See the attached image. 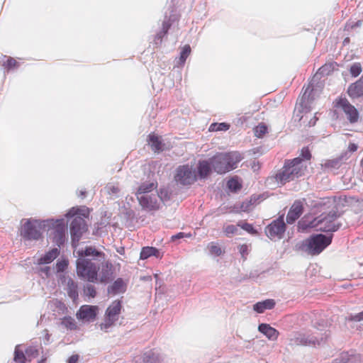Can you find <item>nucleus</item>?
Masks as SVG:
<instances>
[{
	"mask_svg": "<svg viewBox=\"0 0 363 363\" xmlns=\"http://www.w3.org/2000/svg\"><path fill=\"white\" fill-rule=\"evenodd\" d=\"M333 238V234H313L307 239L296 242L294 250L312 256L318 255L331 244Z\"/></svg>",
	"mask_w": 363,
	"mask_h": 363,
	"instance_id": "1",
	"label": "nucleus"
},
{
	"mask_svg": "<svg viewBox=\"0 0 363 363\" xmlns=\"http://www.w3.org/2000/svg\"><path fill=\"white\" fill-rule=\"evenodd\" d=\"M306 171V162L303 161L301 157L286 160L283 168L276 174V179L284 184L304 176Z\"/></svg>",
	"mask_w": 363,
	"mask_h": 363,
	"instance_id": "2",
	"label": "nucleus"
},
{
	"mask_svg": "<svg viewBox=\"0 0 363 363\" xmlns=\"http://www.w3.org/2000/svg\"><path fill=\"white\" fill-rule=\"evenodd\" d=\"M210 159L213 171L218 174H223L237 168L243 157L238 152H218Z\"/></svg>",
	"mask_w": 363,
	"mask_h": 363,
	"instance_id": "3",
	"label": "nucleus"
},
{
	"mask_svg": "<svg viewBox=\"0 0 363 363\" xmlns=\"http://www.w3.org/2000/svg\"><path fill=\"white\" fill-rule=\"evenodd\" d=\"M340 216L341 213L337 211H332L326 215L321 214L309 224L303 225V222L300 221L298 227L302 230H306L308 228L318 226L320 230L323 232H335L342 226V223H335L336 219Z\"/></svg>",
	"mask_w": 363,
	"mask_h": 363,
	"instance_id": "4",
	"label": "nucleus"
},
{
	"mask_svg": "<svg viewBox=\"0 0 363 363\" xmlns=\"http://www.w3.org/2000/svg\"><path fill=\"white\" fill-rule=\"evenodd\" d=\"M45 220L33 218L27 219L23 224L20 235L24 241H37L43 238V231L46 227Z\"/></svg>",
	"mask_w": 363,
	"mask_h": 363,
	"instance_id": "5",
	"label": "nucleus"
},
{
	"mask_svg": "<svg viewBox=\"0 0 363 363\" xmlns=\"http://www.w3.org/2000/svg\"><path fill=\"white\" fill-rule=\"evenodd\" d=\"M77 276L82 279H86L89 282H96L98 272L100 269L99 264L93 262L88 258H78L76 262Z\"/></svg>",
	"mask_w": 363,
	"mask_h": 363,
	"instance_id": "6",
	"label": "nucleus"
},
{
	"mask_svg": "<svg viewBox=\"0 0 363 363\" xmlns=\"http://www.w3.org/2000/svg\"><path fill=\"white\" fill-rule=\"evenodd\" d=\"M174 180L178 184L190 186L197 181V176L189 164L180 165L177 168Z\"/></svg>",
	"mask_w": 363,
	"mask_h": 363,
	"instance_id": "7",
	"label": "nucleus"
},
{
	"mask_svg": "<svg viewBox=\"0 0 363 363\" xmlns=\"http://www.w3.org/2000/svg\"><path fill=\"white\" fill-rule=\"evenodd\" d=\"M286 225L284 220V214L279 216L265 228L266 235L270 239L277 238L281 240L284 238Z\"/></svg>",
	"mask_w": 363,
	"mask_h": 363,
	"instance_id": "8",
	"label": "nucleus"
},
{
	"mask_svg": "<svg viewBox=\"0 0 363 363\" xmlns=\"http://www.w3.org/2000/svg\"><path fill=\"white\" fill-rule=\"evenodd\" d=\"M86 230L85 220L81 216H75L70 223V235L72 245L77 243Z\"/></svg>",
	"mask_w": 363,
	"mask_h": 363,
	"instance_id": "9",
	"label": "nucleus"
},
{
	"mask_svg": "<svg viewBox=\"0 0 363 363\" xmlns=\"http://www.w3.org/2000/svg\"><path fill=\"white\" fill-rule=\"evenodd\" d=\"M313 327L315 330L310 332L311 336L315 337L317 338V342H314L313 346L320 345L326 342L329 337L330 336V331L327 329L328 325L324 320H321L313 323Z\"/></svg>",
	"mask_w": 363,
	"mask_h": 363,
	"instance_id": "10",
	"label": "nucleus"
},
{
	"mask_svg": "<svg viewBox=\"0 0 363 363\" xmlns=\"http://www.w3.org/2000/svg\"><path fill=\"white\" fill-rule=\"evenodd\" d=\"M121 309L122 301L121 300H115L111 303L105 313L106 322L105 328L110 327L118 320V315L121 313Z\"/></svg>",
	"mask_w": 363,
	"mask_h": 363,
	"instance_id": "11",
	"label": "nucleus"
},
{
	"mask_svg": "<svg viewBox=\"0 0 363 363\" xmlns=\"http://www.w3.org/2000/svg\"><path fill=\"white\" fill-rule=\"evenodd\" d=\"M336 106L342 109L351 123H356L358 121L359 112L357 109L352 105L347 99H340L337 102Z\"/></svg>",
	"mask_w": 363,
	"mask_h": 363,
	"instance_id": "12",
	"label": "nucleus"
},
{
	"mask_svg": "<svg viewBox=\"0 0 363 363\" xmlns=\"http://www.w3.org/2000/svg\"><path fill=\"white\" fill-rule=\"evenodd\" d=\"M137 199L143 210L152 211L160 209V203L155 195H138Z\"/></svg>",
	"mask_w": 363,
	"mask_h": 363,
	"instance_id": "13",
	"label": "nucleus"
},
{
	"mask_svg": "<svg viewBox=\"0 0 363 363\" xmlns=\"http://www.w3.org/2000/svg\"><path fill=\"white\" fill-rule=\"evenodd\" d=\"M317 338L311 336L310 332L296 333L290 339V344L301 346L313 345L314 342H317Z\"/></svg>",
	"mask_w": 363,
	"mask_h": 363,
	"instance_id": "14",
	"label": "nucleus"
},
{
	"mask_svg": "<svg viewBox=\"0 0 363 363\" xmlns=\"http://www.w3.org/2000/svg\"><path fill=\"white\" fill-rule=\"evenodd\" d=\"M98 310L96 306L84 305L80 307L77 315L80 320L93 321L97 315Z\"/></svg>",
	"mask_w": 363,
	"mask_h": 363,
	"instance_id": "15",
	"label": "nucleus"
},
{
	"mask_svg": "<svg viewBox=\"0 0 363 363\" xmlns=\"http://www.w3.org/2000/svg\"><path fill=\"white\" fill-rule=\"evenodd\" d=\"M303 212V205L302 201L296 200L286 215V223L293 224L302 215Z\"/></svg>",
	"mask_w": 363,
	"mask_h": 363,
	"instance_id": "16",
	"label": "nucleus"
},
{
	"mask_svg": "<svg viewBox=\"0 0 363 363\" xmlns=\"http://www.w3.org/2000/svg\"><path fill=\"white\" fill-rule=\"evenodd\" d=\"M197 179H206L213 171L211 159L199 160L196 166Z\"/></svg>",
	"mask_w": 363,
	"mask_h": 363,
	"instance_id": "17",
	"label": "nucleus"
},
{
	"mask_svg": "<svg viewBox=\"0 0 363 363\" xmlns=\"http://www.w3.org/2000/svg\"><path fill=\"white\" fill-rule=\"evenodd\" d=\"M113 274L114 268L112 263L109 261L102 262L99 281L103 284H106L112 281L114 278Z\"/></svg>",
	"mask_w": 363,
	"mask_h": 363,
	"instance_id": "18",
	"label": "nucleus"
},
{
	"mask_svg": "<svg viewBox=\"0 0 363 363\" xmlns=\"http://www.w3.org/2000/svg\"><path fill=\"white\" fill-rule=\"evenodd\" d=\"M335 361L337 363H362L363 356L354 351L344 352Z\"/></svg>",
	"mask_w": 363,
	"mask_h": 363,
	"instance_id": "19",
	"label": "nucleus"
},
{
	"mask_svg": "<svg viewBox=\"0 0 363 363\" xmlns=\"http://www.w3.org/2000/svg\"><path fill=\"white\" fill-rule=\"evenodd\" d=\"M162 363L163 359L161 354L155 350H150L143 354V355L135 360L138 363Z\"/></svg>",
	"mask_w": 363,
	"mask_h": 363,
	"instance_id": "20",
	"label": "nucleus"
},
{
	"mask_svg": "<svg viewBox=\"0 0 363 363\" xmlns=\"http://www.w3.org/2000/svg\"><path fill=\"white\" fill-rule=\"evenodd\" d=\"M349 158V153L347 152H343L340 156L333 158L332 160H328L323 164L325 169H338L342 164Z\"/></svg>",
	"mask_w": 363,
	"mask_h": 363,
	"instance_id": "21",
	"label": "nucleus"
},
{
	"mask_svg": "<svg viewBox=\"0 0 363 363\" xmlns=\"http://www.w3.org/2000/svg\"><path fill=\"white\" fill-rule=\"evenodd\" d=\"M325 67H322L319 69L317 74L313 77V79L310 83L308 84V86L304 91V93L303 94L300 105L301 106H303V104L305 103V100L307 101H313L314 96H313V91H314V86H313V82L315 81V79L318 77V74H322L325 72Z\"/></svg>",
	"mask_w": 363,
	"mask_h": 363,
	"instance_id": "22",
	"label": "nucleus"
},
{
	"mask_svg": "<svg viewBox=\"0 0 363 363\" xmlns=\"http://www.w3.org/2000/svg\"><path fill=\"white\" fill-rule=\"evenodd\" d=\"M167 16H165V18L162 23V29L155 35L152 41V44L155 48H158L161 45L163 38L167 35L170 27L172 26L170 19L167 20Z\"/></svg>",
	"mask_w": 363,
	"mask_h": 363,
	"instance_id": "23",
	"label": "nucleus"
},
{
	"mask_svg": "<svg viewBox=\"0 0 363 363\" xmlns=\"http://www.w3.org/2000/svg\"><path fill=\"white\" fill-rule=\"evenodd\" d=\"M167 16H165V18L162 23V29L155 35L152 41V44L155 48H158L161 45L163 38L167 35L170 27L172 26L170 19L167 20Z\"/></svg>",
	"mask_w": 363,
	"mask_h": 363,
	"instance_id": "24",
	"label": "nucleus"
},
{
	"mask_svg": "<svg viewBox=\"0 0 363 363\" xmlns=\"http://www.w3.org/2000/svg\"><path fill=\"white\" fill-rule=\"evenodd\" d=\"M167 16H165V18L162 23V29L155 35L152 41V44L155 48H158L161 45L163 38L167 35L170 27L172 26L170 19L167 20Z\"/></svg>",
	"mask_w": 363,
	"mask_h": 363,
	"instance_id": "25",
	"label": "nucleus"
},
{
	"mask_svg": "<svg viewBox=\"0 0 363 363\" xmlns=\"http://www.w3.org/2000/svg\"><path fill=\"white\" fill-rule=\"evenodd\" d=\"M347 94L353 99L363 96V75L357 81L349 86Z\"/></svg>",
	"mask_w": 363,
	"mask_h": 363,
	"instance_id": "26",
	"label": "nucleus"
},
{
	"mask_svg": "<svg viewBox=\"0 0 363 363\" xmlns=\"http://www.w3.org/2000/svg\"><path fill=\"white\" fill-rule=\"evenodd\" d=\"M79 258H86V257H99V261L104 260L105 254L96 249L95 247L86 246L85 249L78 251Z\"/></svg>",
	"mask_w": 363,
	"mask_h": 363,
	"instance_id": "27",
	"label": "nucleus"
},
{
	"mask_svg": "<svg viewBox=\"0 0 363 363\" xmlns=\"http://www.w3.org/2000/svg\"><path fill=\"white\" fill-rule=\"evenodd\" d=\"M258 330L270 340H276L279 334L277 330L267 323H260L258 325Z\"/></svg>",
	"mask_w": 363,
	"mask_h": 363,
	"instance_id": "28",
	"label": "nucleus"
},
{
	"mask_svg": "<svg viewBox=\"0 0 363 363\" xmlns=\"http://www.w3.org/2000/svg\"><path fill=\"white\" fill-rule=\"evenodd\" d=\"M127 284L125 283L122 278H118L114 281L112 285L108 286L107 291L108 294L113 295L118 294H123L126 291Z\"/></svg>",
	"mask_w": 363,
	"mask_h": 363,
	"instance_id": "29",
	"label": "nucleus"
},
{
	"mask_svg": "<svg viewBox=\"0 0 363 363\" xmlns=\"http://www.w3.org/2000/svg\"><path fill=\"white\" fill-rule=\"evenodd\" d=\"M276 302L274 299H266L254 304L253 309L258 313H262L266 310H271L274 308Z\"/></svg>",
	"mask_w": 363,
	"mask_h": 363,
	"instance_id": "30",
	"label": "nucleus"
},
{
	"mask_svg": "<svg viewBox=\"0 0 363 363\" xmlns=\"http://www.w3.org/2000/svg\"><path fill=\"white\" fill-rule=\"evenodd\" d=\"M60 255V250L57 248H53L38 259V264H47L51 263Z\"/></svg>",
	"mask_w": 363,
	"mask_h": 363,
	"instance_id": "31",
	"label": "nucleus"
},
{
	"mask_svg": "<svg viewBox=\"0 0 363 363\" xmlns=\"http://www.w3.org/2000/svg\"><path fill=\"white\" fill-rule=\"evenodd\" d=\"M66 291L68 296L73 301H75L78 299V284L72 278H69L67 280Z\"/></svg>",
	"mask_w": 363,
	"mask_h": 363,
	"instance_id": "32",
	"label": "nucleus"
},
{
	"mask_svg": "<svg viewBox=\"0 0 363 363\" xmlns=\"http://www.w3.org/2000/svg\"><path fill=\"white\" fill-rule=\"evenodd\" d=\"M148 143L154 152H161L164 150V144L160 140V137L151 133L148 135Z\"/></svg>",
	"mask_w": 363,
	"mask_h": 363,
	"instance_id": "33",
	"label": "nucleus"
},
{
	"mask_svg": "<svg viewBox=\"0 0 363 363\" xmlns=\"http://www.w3.org/2000/svg\"><path fill=\"white\" fill-rule=\"evenodd\" d=\"M151 256H154L157 258H161L162 257L159 250L156 247L149 246L143 247L140 252V258L141 259H146Z\"/></svg>",
	"mask_w": 363,
	"mask_h": 363,
	"instance_id": "34",
	"label": "nucleus"
},
{
	"mask_svg": "<svg viewBox=\"0 0 363 363\" xmlns=\"http://www.w3.org/2000/svg\"><path fill=\"white\" fill-rule=\"evenodd\" d=\"M155 184L152 182H145L140 185L136 192V197L138 195H148L147 193L152 191Z\"/></svg>",
	"mask_w": 363,
	"mask_h": 363,
	"instance_id": "35",
	"label": "nucleus"
},
{
	"mask_svg": "<svg viewBox=\"0 0 363 363\" xmlns=\"http://www.w3.org/2000/svg\"><path fill=\"white\" fill-rule=\"evenodd\" d=\"M47 223H50L53 228V233H65L66 226L63 219H58L55 221L53 220H46Z\"/></svg>",
	"mask_w": 363,
	"mask_h": 363,
	"instance_id": "36",
	"label": "nucleus"
},
{
	"mask_svg": "<svg viewBox=\"0 0 363 363\" xmlns=\"http://www.w3.org/2000/svg\"><path fill=\"white\" fill-rule=\"evenodd\" d=\"M227 187L231 192L236 193L241 189L242 184L238 177H232L228 181Z\"/></svg>",
	"mask_w": 363,
	"mask_h": 363,
	"instance_id": "37",
	"label": "nucleus"
},
{
	"mask_svg": "<svg viewBox=\"0 0 363 363\" xmlns=\"http://www.w3.org/2000/svg\"><path fill=\"white\" fill-rule=\"evenodd\" d=\"M252 206L253 205L252 204V201L249 200H245L242 201L241 203H240L238 206L235 205L233 211L236 213H238L240 211L249 212L250 211H251Z\"/></svg>",
	"mask_w": 363,
	"mask_h": 363,
	"instance_id": "38",
	"label": "nucleus"
},
{
	"mask_svg": "<svg viewBox=\"0 0 363 363\" xmlns=\"http://www.w3.org/2000/svg\"><path fill=\"white\" fill-rule=\"evenodd\" d=\"M20 345H17L14 351L13 360L17 363H26V354L25 351L20 349Z\"/></svg>",
	"mask_w": 363,
	"mask_h": 363,
	"instance_id": "39",
	"label": "nucleus"
},
{
	"mask_svg": "<svg viewBox=\"0 0 363 363\" xmlns=\"http://www.w3.org/2000/svg\"><path fill=\"white\" fill-rule=\"evenodd\" d=\"M237 225L238 227H240L242 230H245L250 235H257L258 234L257 230H256L250 223H248L242 220H240L238 222Z\"/></svg>",
	"mask_w": 363,
	"mask_h": 363,
	"instance_id": "40",
	"label": "nucleus"
},
{
	"mask_svg": "<svg viewBox=\"0 0 363 363\" xmlns=\"http://www.w3.org/2000/svg\"><path fill=\"white\" fill-rule=\"evenodd\" d=\"M62 325L71 330L77 328L76 322L71 316H65L62 320Z\"/></svg>",
	"mask_w": 363,
	"mask_h": 363,
	"instance_id": "41",
	"label": "nucleus"
},
{
	"mask_svg": "<svg viewBox=\"0 0 363 363\" xmlns=\"http://www.w3.org/2000/svg\"><path fill=\"white\" fill-rule=\"evenodd\" d=\"M53 242L59 247L62 246L66 240L65 233H53Z\"/></svg>",
	"mask_w": 363,
	"mask_h": 363,
	"instance_id": "42",
	"label": "nucleus"
},
{
	"mask_svg": "<svg viewBox=\"0 0 363 363\" xmlns=\"http://www.w3.org/2000/svg\"><path fill=\"white\" fill-rule=\"evenodd\" d=\"M230 128V125L226 123H213L209 127L210 131H225Z\"/></svg>",
	"mask_w": 363,
	"mask_h": 363,
	"instance_id": "43",
	"label": "nucleus"
},
{
	"mask_svg": "<svg viewBox=\"0 0 363 363\" xmlns=\"http://www.w3.org/2000/svg\"><path fill=\"white\" fill-rule=\"evenodd\" d=\"M158 196L163 202H167L171 199L172 192L167 188H160L158 191Z\"/></svg>",
	"mask_w": 363,
	"mask_h": 363,
	"instance_id": "44",
	"label": "nucleus"
},
{
	"mask_svg": "<svg viewBox=\"0 0 363 363\" xmlns=\"http://www.w3.org/2000/svg\"><path fill=\"white\" fill-rule=\"evenodd\" d=\"M190 53H191V47L189 45H186L183 48L182 50L180 52V57H179V65H183L185 63V62H186L188 56L190 55Z\"/></svg>",
	"mask_w": 363,
	"mask_h": 363,
	"instance_id": "45",
	"label": "nucleus"
},
{
	"mask_svg": "<svg viewBox=\"0 0 363 363\" xmlns=\"http://www.w3.org/2000/svg\"><path fill=\"white\" fill-rule=\"evenodd\" d=\"M267 126L264 123H259L254 129L255 135L257 138H262L267 133Z\"/></svg>",
	"mask_w": 363,
	"mask_h": 363,
	"instance_id": "46",
	"label": "nucleus"
},
{
	"mask_svg": "<svg viewBox=\"0 0 363 363\" xmlns=\"http://www.w3.org/2000/svg\"><path fill=\"white\" fill-rule=\"evenodd\" d=\"M2 66L6 69L10 70L18 66V62L11 57H9L6 60L2 62Z\"/></svg>",
	"mask_w": 363,
	"mask_h": 363,
	"instance_id": "47",
	"label": "nucleus"
},
{
	"mask_svg": "<svg viewBox=\"0 0 363 363\" xmlns=\"http://www.w3.org/2000/svg\"><path fill=\"white\" fill-rule=\"evenodd\" d=\"M362 65L359 62L353 63L350 68V72L354 77H357L362 72Z\"/></svg>",
	"mask_w": 363,
	"mask_h": 363,
	"instance_id": "48",
	"label": "nucleus"
},
{
	"mask_svg": "<svg viewBox=\"0 0 363 363\" xmlns=\"http://www.w3.org/2000/svg\"><path fill=\"white\" fill-rule=\"evenodd\" d=\"M69 262L67 259L57 260L56 263L57 273L63 272L68 267Z\"/></svg>",
	"mask_w": 363,
	"mask_h": 363,
	"instance_id": "49",
	"label": "nucleus"
},
{
	"mask_svg": "<svg viewBox=\"0 0 363 363\" xmlns=\"http://www.w3.org/2000/svg\"><path fill=\"white\" fill-rule=\"evenodd\" d=\"M362 20H358L356 22L349 21L346 23L345 26V30L347 31H350V30H352L355 28L360 27L362 24Z\"/></svg>",
	"mask_w": 363,
	"mask_h": 363,
	"instance_id": "50",
	"label": "nucleus"
},
{
	"mask_svg": "<svg viewBox=\"0 0 363 363\" xmlns=\"http://www.w3.org/2000/svg\"><path fill=\"white\" fill-rule=\"evenodd\" d=\"M26 356L30 358H35L38 356V350L35 347L29 346L25 350Z\"/></svg>",
	"mask_w": 363,
	"mask_h": 363,
	"instance_id": "51",
	"label": "nucleus"
},
{
	"mask_svg": "<svg viewBox=\"0 0 363 363\" xmlns=\"http://www.w3.org/2000/svg\"><path fill=\"white\" fill-rule=\"evenodd\" d=\"M238 225H228L224 228V233L225 235L229 237L230 235L233 234H238Z\"/></svg>",
	"mask_w": 363,
	"mask_h": 363,
	"instance_id": "52",
	"label": "nucleus"
},
{
	"mask_svg": "<svg viewBox=\"0 0 363 363\" xmlns=\"http://www.w3.org/2000/svg\"><path fill=\"white\" fill-rule=\"evenodd\" d=\"M84 294L89 297L94 298L96 296L95 287L93 285L87 284L84 288Z\"/></svg>",
	"mask_w": 363,
	"mask_h": 363,
	"instance_id": "53",
	"label": "nucleus"
},
{
	"mask_svg": "<svg viewBox=\"0 0 363 363\" xmlns=\"http://www.w3.org/2000/svg\"><path fill=\"white\" fill-rule=\"evenodd\" d=\"M208 248L210 253L212 255L220 256L222 254L221 248L218 245L214 244L213 242L211 243Z\"/></svg>",
	"mask_w": 363,
	"mask_h": 363,
	"instance_id": "54",
	"label": "nucleus"
},
{
	"mask_svg": "<svg viewBox=\"0 0 363 363\" xmlns=\"http://www.w3.org/2000/svg\"><path fill=\"white\" fill-rule=\"evenodd\" d=\"M299 157H301L304 162H306V160H309L311 158V153L308 147L302 148Z\"/></svg>",
	"mask_w": 363,
	"mask_h": 363,
	"instance_id": "55",
	"label": "nucleus"
},
{
	"mask_svg": "<svg viewBox=\"0 0 363 363\" xmlns=\"http://www.w3.org/2000/svg\"><path fill=\"white\" fill-rule=\"evenodd\" d=\"M38 272L40 275H45V278H49L51 275V268L50 267H40L38 269Z\"/></svg>",
	"mask_w": 363,
	"mask_h": 363,
	"instance_id": "56",
	"label": "nucleus"
},
{
	"mask_svg": "<svg viewBox=\"0 0 363 363\" xmlns=\"http://www.w3.org/2000/svg\"><path fill=\"white\" fill-rule=\"evenodd\" d=\"M77 215H82V216H85V214L84 213H82L81 212V210L78 208H72L66 214V216L67 218H72V217H74L75 216Z\"/></svg>",
	"mask_w": 363,
	"mask_h": 363,
	"instance_id": "57",
	"label": "nucleus"
},
{
	"mask_svg": "<svg viewBox=\"0 0 363 363\" xmlns=\"http://www.w3.org/2000/svg\"><path fill=\"white\" fill-rule=\"evenodd\" d=\"M239 252L241 254L242 257L246 259V257L248 255V247L247 245H241L239 246Z\"/></svg>",
	"mask_w": 363,
	"mask_h": 363,
	"instance_id": "58",
	"label": "nucleus"
},
{
	"mask_svg": "<svg viewBox=\"0 0 363 363\" xmlns=\"http://www.w3.org/2000/svg\"><path fill=\"white\" fill-rule=\"evenodd\" d=\"M312 101H307V100H305V103L303 104V106H301L300 105V108H301V110L300 111L302 112V113H308L310 112L311 111V106H310V104Z\"/></svg>",
	"mask_w": 363,
	"mask_h": 363,
	"instance_id": "59",
	"label": "nucleus"
},
{
	"mask_svg": "<svg viewBox=\"0 0 363 363\" xmlns=\"http://www.w3.org/2000/svg\"><path fill=\"white\" fill-rule=\"evenodd\" d=\"M190 236H191L190 234L187 235V234H186V233H184L183 232H180V233H177L176 235H172V238H171V240L172 241H174V240H179V239H181V238H186V237H190Z\"/></svg>",
	"mask_w": 363,
	"mask_h": 363,
	"instance_id": "60",
	"label": "nucleus"
},
{
	"mask_svg": "<svg viewBox=\"0 0 363 363\" xmlns=\"http://www.w3.org/2000/svg\"><path fill=\"white\" fill-rule=\"evenodd\" d=\"M262 198V196L261 194L259 195H256V194H253L250 197V199L249 201H252V205H255L256 204L259 200H260Z\"/></svg>",
	"mask_w": 363,
	"mask_h": 363,
	"instance_id": "61",
	"label": "nucleus"
},
{
	"mask_svg": "<svg viewBox=\"0 0 363 363\" xmlns=\"http://www.w3.org/2000/svg\"><path fill=\"white\" fill-rule=\"evenodd\" d=\"M79 356L78 354H72L67 359V363H77Z\"/></svg>",
	"mask_w": 363,
	"mask_h": 363,
	"instance_id": "62",
	"label": "nucleus"
},
{
	"mask_svg": "<svg viewBox=\"0 0 363 363\" xmlns=\"http://www.w3.org/2000/svg\"><path fill=\"white\" fill-rule=\"evenodd\" d=\"M351 320L354 321L363 320V311L354 315H352Z\"/></svg>",
	"mask_w": 363,
	"mask_h": 363,
	"instance_id": "63",
	"label": "nucleus"
},
{
	"mask_svg": "<svg viewBox=\"0 0 363 363\" xmlns=\"http://www.w3.org/2000/svg\"><path fill=\"white\" fill-rule=\"evenodd\" d=\"M357 145L355 143H350L348 150L347 151L349 153V157L350 156L351 152H354L357 150Z\"/></svg>",
	"mask_w": 363,
	"mask_h": 363,
	"instance_id": "64",
	"label": "nucleus"
}]
</instances>
